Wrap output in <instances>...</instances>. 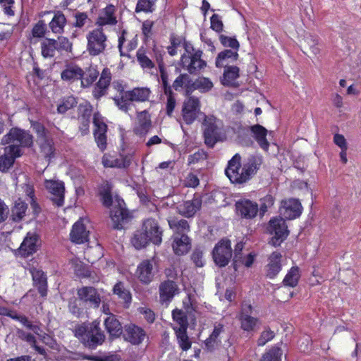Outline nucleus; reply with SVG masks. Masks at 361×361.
Instances as JSON below:
<instances>
[{"label": "nucleus", "instance_id": "5701e85b", "mask_svg": "<svg viewBox=\"0 0 361 361\" xmlns=\"http://www.w3.org/2000/svg\"><path fill=\"white\" fill-rule=\"evenodd\" d=\"M39 245V237L33 233H27L26 237L20 245V252L24 256L35 253Z\"/></svg>", "mask_w": 361, "mask_h": 361}, {"label": "nucleus", "instance_id": "e2e57ef3", "mask_svg": "<svg viewBox=\"0 0 361 361\" xmlns=\"http://www.w3.org/2000/svg\"><path fill=\"white\" fill-rule=\"evenodd\" d=\"M224 330V325L219 324L214 326V331L210 336L206 340L205 344L207 348H212L216 342V338Z\"/></svg>", "mask_w": 361, "mask_h": 361}, {"label": "nucleus", "instance_id": "dca6fc26", "mask_svg": "<svg viewBox=\"0 0 361 361\" xmlns=\"http://www.w3.org/2000/svg\"><path fill=\"white\" fill-rule=\"evenodd\" d=\"M79 300L87 303L93 308H98L101 303V297L96 288L92 286H84L77 290Z\"/></svg>", "mask_w": 361, "mask_h": 361}, {"label": "nucleus", "instance_id": "a878e982", "mask_svg": "<svg viewBox=\"0 0 361 361\" xmlns=\"http://www.w3.org/2000/svg\"><path fill=\"white\" fill-rule=\"evenodd\" d=\"M281 258L280 252H274L269 257V263L266 266V276L269 279L275 278L281 270Z\"/></svg>", "mask_w": 361, "mask_h": 361}, {"label": "nucleus", "instance_id": "72a5a7b5", "mask_svg": "<svg viewBox=\"0 0 361 361\" xmlns=\"http://www.w3.org/2000/svg\"><path fill=\"white\" fill-rule=\"evenodd\" d=\"M116 8L113 5L107 6L104 12L99 16L97 20V23L99 25H115L117 23L116 18L114 16Z\"/></svg>", "mask_w": 361, "mask_h": 361}, {"label": "nucleus", "instance_id": "4be33fe9", "mask_svg": "<svg viewBox=\"0 0 361 361\" xmlns=\"http://www.w3.org/2000/svg\"><path fill=\"white\" fill-rule=\"evenodd\" d=\"M152 126L150 116L147 110L137 113V123L134 127V133L140 136L146 135Z\"/></svg>", "mask_w": 361, "mask_h": 361}, {"label": "nucleus", "instance_id": "de8ad7c7", "mask_svg": "<svg viewBox=\"0 0 361 361\" xmlns=\"http://www.w3.org/2000/svg\"><path fill=\"white\" fill-rule=\"evenodd\" d=\"M158 66L160 72V77L164 93L170 94L171 86L169 84V75L166 71L162 59H157Z\"/></svg>", "mask_w": 361, "mask_h": 361}, {"label": "nucleus", "instance_id": "a211bd4d", "mask_svg": "<svg viewBox=\"0 0 361 361\" xmlns=\"http://www.w3.org/2000/svg\"><path fill=\"white\" fill-rule=\"evenodd\" d=\"M178 286L173 280L161 282L159 287V299L161 303H169L178 293Z\"/></svg>", "mask_w": 361, "mask_h": 361}, {"label": "nucleus", "instance_id": "69168bd1", "mask_svg": "<svg viewBox=\"0 0 361 361\" xmlns=\"http://www.w3.org/2000/svg\"><path fill=\"white\" fill-rule=\"evenodd\" d=\"M274 202V199L271 195H267L260 200V208L259 209L260 215H264L267 211L268 208H270Z\"/></svg>", "mask_w": 361, "mask_h": 361}, {"label": "nucleus", "instance_id": "37998d69", "mask_svg": "<svg viewBox=\"0 0 361 361\" xmlns=\"http://www.w3.org/2000/svg\"><path fill=\"white\" fill-rule=\"evenodd\" d=\"M133 245L137 250L145 247L149 242V239L142 229L135 232L132 238Z\"/></svg>", "mask_w": 361, "mask_h": 361}, {"label": "nucleus", "instance_id": "473e14b6", "mask_svg": "<svg viewBox=\"0 0 361 361\" xmlns=\"http://www.w3.org/2000/svg\"><path fill=\"white\" fill-rule=\"evenodd\" d=\"M238 58V54L237 51L226 49L218 54L216 59V66L219 68L223 67V66H226V63L229 64L236 61Z\"/></svg>", "mask_w": 361, "mask_h": 361}, {"label": "nucleus", "instance_id": "20e7f679", "mask_svg": "<svg viewBox=\"0 0 361 361\" xmlns=\"http://www.w3.org/2000/svg\"><path fill=\"white\" fill-rule=\"evenodd\" d=\"M204 143L213 147L218 142L222 141L224 137L221 121L214 116H207L202 123Z\"/></svg>", "mask_w": 361, "mask_h": 361}, {"label": "nucleus", "instance_id": "9b49d317", "mask_svg": "<svg viewBox=\"0 0 361 361\" xmlns=\"http://www.w3.org/2000/svg\"><path fill=\"white\" fill-rule=\"evenodd\" d=\"M200 102L197 97H189L185 100L182 107V116L187 125L192 124L201 113Z\"/></svg>", "mask_w": 361, "mask_h": 361}, {"label": "nucleus", "instance_id": "f3484780", "mask_svg": "<svg viewBox=\"0 0 361 361\" xmlns=\"http://www.w3.org/2000/svg\"><path fill=\"white\" fill-rule=\"evenodd\" d=\"M142 229L147 234L149 240L154 245H160L162 241V230L158 222L153 219L145 220Z\"/></svg>", "mask_w": 361, "mask_h": 361}, {"label": "nucleus", "instance_id": "4c0bfd02", "mask_svg": "<svg viewBox=\"0 0 361 361\" xmlns=\"http://www.w3.org/2000/svg\"><path fill=\"white\" fill-rule=\"evenodd\" d=\"M42 54L44 58L53 57L58 48V42L53 39H45L41 44Z\"/></svg>", "mask_w": 361, "mask_h": 361}, {"label": "nucleus", "instance_id": "3c124183", "mask_svg": "<svg viewBox=\"0 0 361 361\" xmlns=\"http://www.w3.org/2000/svg\"><path fill=\"white\" fill-rule=\"evenodd\" d=\"M116 106L122 111L128 113L130 109V101L126 97V91L119 97L113 98Z\"/></svg>", "mask_w": 361, "mask_h": 361}, {"label": "nucleus", "instance_id": "09e8293b", "mask_svg": "<svg viewBox=\"0 0 361 361\" xmlns=\"http://www.w3.org/2000/svg\"><path fill=\"white\" fill-rule=\"evenodd\" d=\"M157 0H138L135 12L152 13L155 9Z\"/></svg>", "mask_w": 361, "mask_h": 361}, {"label": "nucleus", "instance_id": "864d4df0", "mask_svg": "<svg viewBox=\"0 0 361 361\" xmlns=\"http://www.w3.org/2000/svg\"><path fill=\"white\" fill-rule=\"evenodd\" d=\"M99 72L95 68L90 67L86 73V76L81 79V85L84 87L90 86L97 78Z\"/></svg>", "mask_w": 361, "mask_h": 361}, {"label": "nucleus", "instance_id": "0e129e2a", "mask_svg": "<svg viewBox=\"0 0 361 361\" xmlns=\"http://www.w3.org/2000/svg\"><path fill=\"white\" fill-rule=\"evenodd\" d=\"M219 40L224 47L232 48L235 51H238L239 48V42L234 37H227L224 35H221L219 36Z\"/></svg>", "mask_w": 361, "mask_h": 361}, {"label": "nucleus", "instance_id": "c756f323", "mask_svg": "<svg viewBox=\"0 0 361 361\" xmlns=\"http://www.w3.org/2000/svg\"><path fill=\"white\" fill-rule=\"evenodd\" d=\"M150 94L151 90L148 87H135L131 90L126 91V97L131 102L148 101Z\"/></svg>", "mask_w": 361, "mask_h": 361}, {"label": "nucleus", "instance_id": "f8f14e48", "mask_svg": "<svg viewBox=\"0 0 361 361\" xmlns=\"http://www.w3.org/2000/svg\"><path fill=\"white\" fill-rule=\"evenodd\" d=\"M45 188L50 193V199L57 207H61L64 202V184L59 180H47Z\"/></svg>", "mask_w": 361, "mask_h": 361}, {"label": "nucleus", "instance_id": "412c9836", "mask_svg": "<svg viewBox=\"0 0 361 361\" xmlns=\"http://www.w3.org/2000/svg\"><path fill=\"white\" fill-rule=\"evenodd\" d=\"M89 231L87 230L82 219L76 221L70 233L71 240L76 244H82L88 240Z\"/></svg>", "mask_w": 361, "mask_h": 361}, {"label": "nucleus", "instance_id": "6e6d98bb", "mask_svg": "<svg viewBox=\"0 0 361 361\" xmlns=\"http://www.w3.org/2000/svg\"><path fill=\"white\" fill-rule=\"evenodd\" d=\"M241 328L246 331H253L257 324V319L251 316L239 317Z\"/></svg>", "mask_w": 361, "mask_h": 361}, {"label": "nucleus", "instance_id": "8fccbe9b", "mask_svg": "<svg viewBox=\"0 0 361 361\" xmlns=\"http://www.w3.org/2000/svg\"><path fill=\"white\" fill-rule=\"evenodd\" d=\"M282 350L279 347H273L266 352L260 361H281Z\"/></svg>", "mask_w": 361, "mask_h": 361}, {"label": "nucleus", "instance_id": "39448f33", "mask_svg": "<svg viewBox=\"0 0 361 361\" xmlns=\"http://www.w3.org/2000/svg\"><path fill=\"white\" fill-rule=\"evenodd\" d=\"M9 143L18 145L20 148V147H30L33 144V136L26 130L13 128L1 140V144L3 145Z\"/></svg>", "mask_w": 361, "mask_h": 361}, {"label": "nucleus", "instance_id": "2f4dec72", "mask_svg": "<svg viewBox=\"0 0 361 361\" xmlns=\"http://www.w3.org/2000/svg\"><path fill=\"white\" fill-rule=\"evenodd\" d=\"M224 67V72L222 79V84L226 86H233L235 85V80L239 77L240 69L235 66H230L226 63Z\"/></svg>", "mask_w": 361, "mask_h": 361}, {"label": "nucleus", "instance_id": "052dcab7", "mask_svg": "<svg viewBox=\"0 0 361 361\" xmlns=\"http://www.w3.org/2000/svg\"><path fill=\"white\" fill-rule=\"evenodd\" d=\"M12 318L19 321L23 326L28 329L32 330L34 333H39V326L31 322L25 316L16 315L12 317Z\"/></svg>", "mask_w": 361, "mask_h": 361}, {"label": "nucleus", "instance_id": "4d7b16f0", "mask_svg": "<svg viewBox=\"0 0 361 361\" xmlns=\"http://www.w3.org/2000/svg\"><path fill=\"white\" fill-rule=\"evenodd\" d=\"M45 345L54 350L58 349V344L56 340L50 335L44 333L39 327V333H35Z\"/></svg>", "mask_w": 361, "mask_h": 361}, {"label": "nucleus", "instance_id": "58836bf2", "mask_svg": "<svg viewBox=\"0 0 361 361\" xmlns=\"http://www.w3.org/2000/svg\"><path fill=\"white\" fill-rule=\"evenodd\" d=\"M192 80L187 73L180 74L173 81L171 88L176 91H179L181 88L185 87L187 92L192 90Z\"/></svg>", "mask_w": 361, "mask_h": 361}, {"label": "nucleus", "instance_id": "6e6552de", "mask_svg": "<svg viewBox=\"0 0 361 361\" xmlns=\"http://www.w3.org/2000/svg\"><path fill=\"white\" fill-rule=\"evenodd\" d=\"M268 231L274 235L269 243L279 246L288 237L289 231L283 218H274L269 221Z\"/></svg>", "mask_w": 361, "mask_h": 361}, {"label": "nucleus", "instance_id": "6ab92c4d", "mask_svg": "<svg viewBox=\"0 0 361 361\" xmlns=\"http://www.w3.org/2000/svg\"><path fill=\"white\" fill-rule=\"evenodd\" d=\"M202 199L199 195H195L192 200H187L177 206L178 212L187 218L193 216L201 208Z\"/></svg>", "mask_w": 361, "mask_h": 361}, {"label": "nucleus", "instance_id": "79ce46f5", "mask_svg": "<svg viewBox=\"0 0 361 361\" xmlns=\"http://www.w3.org/2000/svg\"><path fill=\"white\" fill-rule=\"evenodd\" d=\"M300 277L299 268L298 267H293L283 279V284L285 286L294 288L298 285Z\"/></svg>", "mask_w": 361, "mask_h": 361}, {"label": "nucleus", "instance_id": "c9c22d12", "mask_svg": "<svg viewBox=\"0 0 361 361\" xmlns=\"http://www.w3.org/2000/svg\"><path fill=\"white\" fill-rule=\"evenodd\" d=\"M54 16L49 23V27L53 32L61 33L66 23V19L64 14L60 11L54 12Z\"/></svg>", "mask_w": 361, "mask_h": 361}, {"label": "nucleus", "instance_id": "aec40b11", "mask_svg": "<svg viewBox=\"0 0 361 361\" xmlns=\"http://www.w3.org/2000/svg\"><path fill=\"white\" fill-rule=\"evenodd\" d=\"M123 337L131 344L139 345L145 338L146 333L141 327L130 324L125 326Z\"/></svg>", "mask_w": 361, "mask_h": 361}, {"label": "nucleus", "instance_id": "ddd939ff", "mask_svg": "<svg viewBox=\"0 0 361 361\" xmlns=\"http://www.w3.org/2000/svg\"><path fill=\"white\" fill-rule=\"evenodd\" d=\"M235 206L237 214L245 219L255 218L259 212L258 204L247 199L239 200Z\"/></svg>", "mask_w": 361, "mask_h": 361}, {"label": "nucleus", "instance_id": "9d476101", "mask_svg": "<svg viewBox=\"0 0 361 361\" xmlns=\"http://www.w3.org/2000/svg\"><path fill=\"white\" fill-rule=\"evenodd\" d=\"M113 208L111 210V218L115 229H121L122 224L127 223L130 218L128 211L125 208V202L118 197H115Z\"/></svg>", "mask_w": 361, "mask_h": 361}, {"label": "nucleus", "instance_id": "cd10ccee", "mask_svg": "<svg viewBox=\"0 0 361 361\" xmlns=\"http://www.w3.org/2000/svg\"><path fill=\"white\" fill-rule=\"evenodd\" d=\"M250 130L259 146L264 151H268L269 147V142L267 139L268 130L259 124L252 126Z\"/></svg>", "mask_w": 361, "mask_h": 361}, {"label": "nucleus", "instance_id": "49530a36", "mask_svg": "<svg viewBox=\"0 0 361 361\" xmlns=\"http://www.w3.org/2000/svg\"><path fill=\"white\" fill-rule=\"evenodd\" d=\"M192 90H199L202 92H207L211 90L214 86L213 82L207 78L202 77L192 80Z\"/></svg>", "mask_w": 361, "mask_h": 361}, {"label": "nucleus", "instance_id": "a18cd8bd", "mask_svg": "<svg viewBox=\"0 0 361 361\" xmlns=\"http://www.w3.org/2000/svg\"><path fill=\"white\" fill-rule=\"evenodd\" d=\"M113 292L118 295V298L122 300L124 303L128 304L131 302V294L128 288L122 282L116 283L114 286Z\"/></svg>", "mask_w": 361, "mask_h": 361}, {"label": "nucleus", "instance_id": "7c9ffc66", "mask_svg": "<svg viewBox=\"0 0 361 361\" xmlns=\"http://www.w3.org/2000/svg\"><path fill=\"white\" fill-rule=\"evenodd\" d=\"M85 72L78 66H68L61 74V78L66 81L73 82L80 80L84 76Z\"/></svg>", "mask_w": 361, "mask_h": 361}, {"label": "nucleus", "instance_id": "338daca9", "mask_svg": "<svg viewBox=\"0 0 361 361\" xmlns=\"http://www.w3.org/2000/svg\"><path fill=\"white\" fill-rule=\"evenodd\" d=\"M78 119H80V118H85L90 120V117L92 115V106L90 105V104L87 102L80 104L78 106Z\"/></svg>", "mask_w": 361, "mask_h": 361}, {"label": "nucleus", "instance_id": "7ed1b4c3", "mask_svg": "<svg viewBox=\"0 0 361 361\" xmlns=\"http://www.w3.org/2000/svg\"><path fill=\"white\" fill-rule=\"evenodd\" d=\"M31 127L37 135L36 142L39 147V152L44 159L49 161L54 157L56 149L53 139L49 135V130L38 121H32Z\"/></svg>", "mask_w": 361, "mask_h": 361}, {"label": "nucleus", "instance_id": "774afa93", "mask_svg": "<svg viewBox=\"0 0 361 361\" xmlns=\"http://www.w3.org/2000/svg\"><path fill=\"white\" fill-rule=\"evenodd\" d=\"M93 123L95 127L94 134L106 135L107 126L99 118L97 114L94 115Z\"/></svg>", "mask_w": 361, "mask_h": 361}, {"label": "nucleus", "instance_id": "f03ea898", "mask_svg": "<svg viewBox=\"0 0 361 361\" xmlns=\"http://www.w3.org/2000/svg\"><path fill=\"white\" fill-rule=\"evenodd\" d=\"M73 334L80 342L90 350H95L98 346L102 345L106 339L104 332L102 330L99 322L97 320L75 325Z\"/></svg>", "mask_w": 361, "mask_h": 361}, {"label": "nucleus", "instance_id": "13d9d810", "mask_svg": "<svg viewBox=\"0 0 361 361\" xmlns=\"http://www.w3.org/2000/svg\"><path fill=\"white\" fill-rule=\"evenodd\" d=\"M111 80V73L110 72V70L108 68H105L103 69L99 80L97 82V85L107 90L110 85Z\"/></svg>", "mask_w": 361, "mask_h": 361}, {"label": "nucleus", "instance_id": "680f3d73", "mask_svg": "<svg viewBox=\"0 0 361 361\" xmlns=\"http://www.w3.org/2000/svg\"><path fill=\"white\" fill-rule=\"evenodd\" d=\"M191 260L197 267H202L205 264L203 257V251L200 248H195L190 256Z\"/></svg>", "mask_w": 361, "mask_h": 361}, {"label": "nucleus", "instance_id": "c03bdc74", "mask_svg": "<svg viewBox=\"0 0 361 361\" xmlns=\"http://www.w3.org/2000/svg\"><path fill=\"white\" fill-rule=\"evenodd\" d=\"M180 348L186 351L191 348V342L187 335V329L173 328Z\"/></svg>", "mask_w": 361, "mask_h": 361}, {"label": "nucleus", "instance_id": "b1692460", "mask_svg": "<svg viewBox=\"0 0 361 361\" xmlns=\"http://www.w3.org/2000/svg\"><path fill=\"white\" fill-rule=\"evenodd\" d=\"M30 273L32 277L33 285L38 290L39 293L42 297H45L47 295V278L43 271L37 268L30 269Z\"/></svg>", "mask_w": 361, "mask_h": 361}, {"label": "nucleus", "instance_id": "e433bc0d", "mask_svg": "<svg viewBox=\"0 0 361 361\" xmlns=\"http://www.w3.org/2000/svg\"><path fill=\"white\" fill-rule=\"evenodd\" d=\"M136 57L137 62L144 70L149 71L154 68V63L148 56L144 47H140L137 50Z\"/></svg>", "mask_w": 361, "mask_h": 361}, {"label": "nucleus", "instance_id": "ea45409f", "mask_svg": "<svg viewBox=\"0 0 361 361\" xmlns=\"http://www.w3.org/2000/svg\"><path fill=\"white\" fill-rule=\"evenodd\" d=\"M27 205L22 201L16 202L11 209V219L16 222L20 221L25 215Z\"/></svg>", "mask_w": 361, "mask_h": 361}, {"label": "nucleus", "instance_id": "0eeeda50", "mask_svg": "<svg viewBox=\"0 0 361 361\" xmlns=\"http://www.w3.org/2000/svg\"><path fill=\"white\" fill-rule=\"evenodd\" d=\"M232 254L231 240L222 239L214 246L212 251V257L216 266L224 267L230 262Z\"/></svg>", "mask_w": 361, "mask_h": 361}, {"label": "nucleus", "instance_id": "a19ab883", "mask_svg": "<svg viewBox=\"0 0 361 361\" xmlns=\"http://www.w3.org/2000/svg\"><path fill=\"white\" fill-rule=\"evenodd\" d=\"M112 188V185L109 182L104 183L100 187L99 194L103 204L106 207H110L114 203L111 195Z\"/></svg>", "mask_w": 361, "mask_h": 361}, {"label": "nucleus", "instance_id": "603ef678", "mask_svg": "<svg viewBox=\"0 0 361 361\" xmlns=\"http://www.w3.org/2000/svg\"><path fill=\"white\" fill-rule=\"evenodd\" d=\"M77 105L76 99L73 96L63 98L61 103L57 107V111L59 114H64L68 110L73 108Z\"/></svg>", "mask_w": 361, "mask_h": 361}, {"label": "nucleus", "instance_id": "2eb2a0df", "mask_svg": "<svg viewBox=\"0 0 361 361\" xmlns=\"http://www.w3.org/2000/svg\"><path fill=\"white\" fill-rule=\"evenodd\" d=\"M21 149L16 145L4 148V154L0 157V171L6 172L14 164L15 159L21 156Z\"/></svg>", "mask_w": 361, "mask_h": 361}, {"label": "nucleus", "instance_id": "423d86ee", "mask_svg": "<svg viewBox=\"0 0 361 361\" xmlns=\"http://www.w3.org/2000/svg\"><path fill=\"white\" fill-rule=\"evenodd\" d=\"M87 50L91 56H98L106 47L107 37L102 29L97 28L87 35Z\"/></svg>", "mask_w": 361, "mask_h": 361}, {"label": "nucleus", "instance_id": "f257e3e1", "mask_svg": "<svg viewBox=\"0 0 361 361\" xmlns=\"http://www.w3.org/2000/svg\"><path fill=\"white\" fill-rule=\"evenodd\" d=\"M262 164V159L257 156H250L241 166V157L235 154L228 161L225 173L233 183L242 184L249 180L258 171Z\"/></svg>", "mask_w": 361, "mask_h": 361}, {"label": "nucleus", "instance_id": "bb28decb", "mask_svg": "<svg viewBox=\"0 0 361 361\" xmlns=\"http://www.w3.org/2000/svg\"><path fill=\"white\" fill-rule=\"evenodd\" d=\"M154 262L145 260L137 267V274L139 279L144 283H149L154 277Z\"/></svg>", "mask_w": 361, "mask_h": 361}, {"label": "nucleus", "instance_id": "393cba45", "mask_svg": "<svg viewBox=\"0 0 361 361\" xmlns=\"http://www.w3.org/2000/svg\"><path fill=\"white\" fill-rule=\"evenodd\" d=\"M104 326L110 339L117 338L123 333V327L121 322L113 314H109L104 319Z\"/></svg>", "mask_w": 361, "mask_h": 361}, {"label": "nucleus", "instance_id": "1a4fd4ad", "mask_svg": "<svg viewBox=\"0 0 361 361\" xmlns=\"http://www.w3.org/2000/svg\"><path fill=\"white\" fill-rule=\"evenodd\" d=\"M202 51L196 50L192 55L183 54L180 58V65L183 69L191 75H197L207 66L205 61L202 59Z\"/></svg>", "mask_w": 361, "mask_h": 361}, {"label": "nucleus", "instance_id": "f704fd0d", "mask_svg": "<svg viewBox=\"0 0 361 361\" xmlns=\"http://www.w3.org/2000/svg\"><path fill=\"white\" fill-rule=\"evenodd\" d=\"M302 51L305 54H317L319 52L317 39L310 35L305 36L301 44Z\"/></svg>", "mask_w": 361, "mask_h": 361}, {"label": "nucleus", "instance_id": "4468645a", "mask_svg": "<svg viewBox=\"0 0 361 361\" xmlns=\"http://www.w3.org/2000/svg\"><path fill=\"white\" fill-rule=\"evenodd\" d=\"M302 210L298 200L290 198L281 202L279 211L281 215L287 219H294L300 216Z\"/></svg>", "mask_w": 361, "mask_h": 361}, {"label": "nucleus", "instance_id": "5fc2aeb1", "mask_svg": "<svg viewBox=\"0 0 361 361\" xmlns=\"http://www.w3.org/2000/svg\"><path fill=\"white\" fill-rule=\"evenodd\" d=\"M172 317L175 322L179 325L178 328L188 329V318L182 310L176 309L172 312Z\"/></svg>", "mask_w": 361, "mask_h": 361}, {"label": "nucleus", "instance_id": "bf43d9fd", "mask_svg": "<svg viewBox=\"0 0 361 361\" xmlns=\"http://www.w3.org/2000/svg\"><path fill=\"white\" fill-rule=\"evenodd\" d=\"M169 224L171 228L176 229L178 233L188 231L190 228L188 221L185 219L178 221L174 219L170 220L169 221Z\"/></svg>", "mask_w": 361, "mask_h": 361}, {"label": "nucleus", "instance_id": "c85d7f7f", "mask_svg": "<svg viewBox=\"0 0 361 361\" xmlns=\"http://www.w3.org/2000/svg\"><path fill=\"white\" fill-rule=\"evenodd\" d=\"M190 245L189 237L185 234H181L180 236L177 235L174 238L172 247L176 255H183L188 252Z\"/></svg>", "mask_w": 361, "mask_h": 361}]
</instances>
